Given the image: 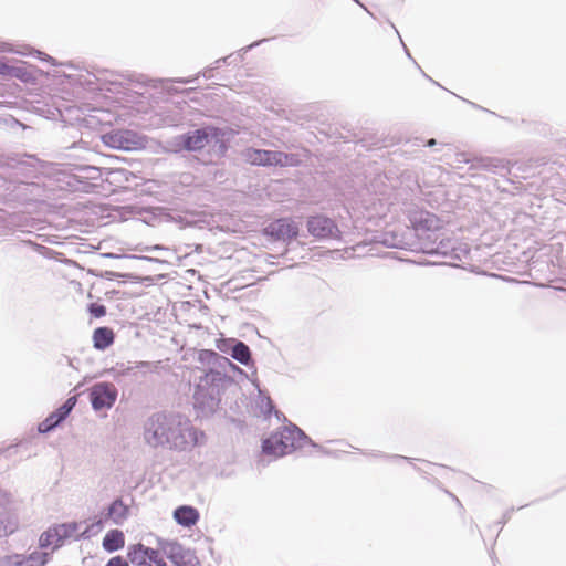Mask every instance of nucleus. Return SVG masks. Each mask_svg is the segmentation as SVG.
I'll use <instances>...</instances> for the list:
<instances>
[{"mask_svg":"<svg viewBox=\"0 0 566 566\" xmlns=\"http://www.w3.org/2000/svg\"><path fill=\"white\" fill-rule=\"evenodd\" d=\"M190 429L189 420L181 415H153L145 424L144 438L151 447L168 446L182 449L187 444L185 432Z\"/></svg>","mask_w":566,"mask_h":566,"instance_id":"1","label":"nucleus"},{"mask_svg":"<svg viewBox=\"0 0 566 566\" xmlns=\"http://www.w3.org/2000/svg\"><path fill=\"white\" fill-rule=\"evenodd\" d=\"M298 432L287 427L280 428L269 438L263 440V453L272 457H283L292 452L295 448V440Z\"/></svg>","mask_w":566,"mask_h":566,"instance_id":"2","label":"nucleus"},{"mask_svg":"<svg viewBox=\"0 0 566 566\" xmlns=\"http://www.w3.org/2000/svg\"><path fill=\"white\" fill-rule=\"evenodd\" d=\"M245 159L251 165L258 166H297L298 158L295 155L283 151L249 148L245 150Z\"/></svg>","mask_w":566,"mask_h":566,"instance_id":"3","label":"nucleus"},{"mask_svg":"<svg viewBox=\"0 0 566 566\" xmlns=\"http://www.w3.org/2000/svg\"><path fill=\"white\" fill-rule=\"evenodd\" d=\"M127 557L134 566H166L165 556L159 549L140 543L128 547Z\"/></svg>","mask_w":566,"mask_h":566,"instance_id":"4","label":"nucleus"},{"mask_svg":"<svg viewBox=\"0 0 566 566\" xmlns=\"http://www.w3.org/2000/svg\"><path fill=\"white\" fill-rule=\"evenodd\" d=\"M223 134L219 128L206 127L193 130L182 136V145L187 150H200L205 148L210 140H216L222 144Z\"/></svg>","mask_w":566,"mask_h":566,"instance_id":"5","label":"nucleus"},{"mask_svg":"<svg viewBox=\"0 0 566 566\" xmlns=\"http://www.w3.org/2000/svg\"><path fill=\"white\" fill-rule=\"evenodd\" d=\"M106 145L117 149L133 150L143 145V138L133 130L117 129L103 136Z\"/></svg>","mask_w":566,"mask_h":566,"instance_id":"6","label":"nucleus"},{"mask_svg":"<svg viewBox=\"0 0 566 566\" xmlns=\"http://www.w3.org/2000/svg\"><path fill=\"white\" fill-rule=\"evenodd\" d=\"M264 234L274 240L291 241L298 234L297 224L290 218L273 220L264 228Z\"/></svg>","mask_w":566,"mask_h":566,"instance_id":"7","label":"nucleus"},{"mask_svg":"<svg viewBox=\"0 0 566 566\" xmlns=\"http://www.w3.org/2000/svg\"><path fill=\"white\" fill-rule=\"evenodd\" d=\"M116 398L117 390L112 384H96L90 390V399L95 410L111 408L114 405Z\"/></svg>","mask_w":566,"mask_h":566,"instance_id":"8","label":"nucleus"},{"mask_svg":"<svg viewBox=\"0 0 566 566\" xmlns=\"http://www.w3.org/2000/svg\"><path fill=\"white\" fill-rule=\"evenodd\" d=\"M308 232L318 239L337 238L338 228L333 220L322 216L311 217L307 221Z\"/></svg>","mask_w":566,"mask_h":566,"instance_id":"9","label":"nucleus"},{"mask_svg":"<svg viewBox=\"0 0 566 566\" xmlns=\"http://www.w3.org/2000/svg\"><path fill=\"white\" fill-rule=\"evenodd\" d=\"M409 219L413 229L418 232H433L442 228L441 220L436 214L428 211H413Z\"/></svg>","mask_w":566,"mask_h":566,"instance_id":"10","label":"nucleus"},{"mask_svg":"<svg viewBox=\"0 0 566 566\" xmlns=\"http://www.w3.org/2000/svg\"><path fill=\"white\" fill-rule=\"evenodd\" d=\"M66 536V530L64 525H60L56 527L49 528L44 533L41 534L39 544L41 548L49 547L53 545V551L57 549L63 545V538Z\"/></svg>","mask_w":566,"mask_h":566,"instance_id":"11","label":"nucleus"},{"mask_svg":"<svg viewBox=\"0 0 566 566\" xmlns=\"http://www.w3.org/2000/svg\"><path fill=\"white\" fill-rule=\"evenodd\" d=\"M199 516L198 510L189 505L179 506L174 512V518L176 522L185 527L196 525L199 521Z\"/></svg>","mask_w":566,"mask_h":566,"instance_id":"12","label":"nucleus"},{"mask_svg":"<svg viewBox=\"0 0 566 566\" xmlns=\"http://www.w3.org/2000/svg\"><path fill=\"white\" fill-rule=\"evenodd\" d=\"M125 545L124 533L119 530H111L103 538V548L107 552H115Z\"/></svg>","mask_w":566,"mask_h":566,"instance_id":"13","label":"nucleus"},{"mask_svg":"<svg viewBox=\"0 0 566 566\" xmlns=\"http://www.w3.org/2000/svg\"><path fill=\"white\" fill-rule=\"evenodd\" d=\"M93 342L97 349H105L114 342V333L108 327H99L93 334Z\"/></svg>","mask_w":566,"mask_h":566,"instance_id":"14","label":"nucleus"},{"mask_svg":"<svg viewBox=\"0 0 566 566\" xmlns=\"http://www.w3.org/2000/svg\"><path fill=\"white\" fill-rule=\"evenodd\" d=\"M128 507L120 501H114L108 509V516L115 522L120 523L127 517Z\"/></svg>","mask_w":566,"mask_h":566,"instance_id":"15","label":"nucleus"},{"mask_svg":"<svg viewBox=\"0 0 566 566\" xmlns=\"http://www.w3.org/2000/svg\"><path fill=\"white\" fill-rule=\"evenodd\" d=\"M232 357L241 364H248L251 358L249 347L242 342L237 343L232 348Z\"/></svg>","mask_w":566,"mask_h":566,"instance_id":"16","label":"nucleus"},{"mask_svg":"<svg viewBox=\"0 0 566 566\" xmlns=\"http://www.w3.org/2000/svg\"><path fill=\"white\" fill-rule=\"evenodd\" d=\"M49 562V553H31L20 566H44Z\"/></svg>","mask_w":566,"mask_h":566,"instance_id":"17","label":"nucleus"},{"mask_svg":"<svg viewBox=\"0 0 566 566\" xmlns=\"http://www.w3.org/2000/svg\"><path fill=\"white\" fill-rule=\"evenodd\" d=\"M76 405V397H70L63 406H61L55 412H53L57 417V421H62L74 408Z\"/></svg>","mask_w":566,"mask_h":566,"instance_id":"18","label":"nucleus"},{"mask_svg":"<svg viewBox=\"0 0 566 566\" xmlns=\"http://www.w3.org/2000/svg\"><path fill=\"white\" fill-rule=\"evenodd\" d=\"M8 77H14L23 82H28L31 78V74L23 66H11Z\"/></svg>","mask_w":566,"mask_h":566,"instance_id":"19","label":"nucleus"},{"mask_svg":"<svg viewBox=\"0 0 566 566\" xmlns=\"http://www.w3.org/2000/svg\"><path fill=\"white\" fill-rule=\"evenodd\" d=\"M61 421H57V417L54 413H51L45 420H43L39 424L40 432H48L57 426Z\"/></svg>","mask_w":566,"mask_h":566,"instance_id":"20","label":"nucleus"},{"mask_svg":"<svg viewBox=\"0 0 566 566\" xmlns=\"http://www.w3.org/2000/svg\"><path fill=\"white\" fill-rule=\"evenodd\" d=\"M181 547L179 545H169L168 557L178 566H181Z\"/></svg>","mask_w":566,"mask_h":566,"instance_id":"21","label":"nucleus"},{"mask_svg":"<svg viewBox=\"0 0 566 566\" xmlns=\"http://www.w3.org/2000/svg\"><path fill=\"white\" fill-rule=\"evenodd\" d=\"M88 311L96 318L103 317L106 314V307L98 303L90 304Z\"/></svg>","mask_w":566,"mask_h":566,"instance_id":"22","label":"nucleus"},{"mask_svg":"<svg viewBox=\"0 0 566 566\" xmlns=\"http://www.w3.org/2000/svg\"><path fill=\"white\" fill-rule=\"evenodd\" d=\"M106 566H129L128 562L122 556L112 557Z\"/></svg>","mask_w":566,"mask_h":566,"instance_id":"23","label":"nucleus"},{"mask_svg":"<svg viewBox=\"0 0 566 566\" xmlns=\"http://www.w3.org/2000/svg\"><path fill=\"white\" fill-rule=\"evenodd\" d=\"M11 65H8L7 63L0 60V75L8 77Z\"/></svg>","mask_w":566,"mask_h":566,"instance_id":"24","label":"nucleus"},{"mask_svg":"<svg viewBox=\"0 0 566 566\" xmlns=\"http://www.w3.org/2000/svg\"><path fill=\"white\" fill-rule=\"evenodd\" d=\"M427 145H428V146H433V145H436V140H434V139H430V140L428 142V144H427Z\"/></svg>","mask_w":566,"mask_h":566,"instance_id":"25","label":"nucleus"}]
</instances>
